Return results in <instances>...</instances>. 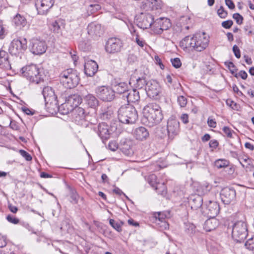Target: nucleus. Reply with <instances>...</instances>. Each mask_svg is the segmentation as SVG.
Returning <instances> with one entry per match:
<instances>
[{
    "label": "nucleus",
    "mask_w": 254,
    "mask_h": 254,
    "mask_svg": "<svg viewBox=\"0 0 254 254\" xmlns=\"http://www.w3.org/2000/svg\"><path fill=\"white\" fill-rule=\"evenodd\" d=\"M209 39L204 33H197L193 36H188L182 39L180 47L184 49H189L201 52L208 46Z\"/></svg>",
    "instance_id": "1"
},
{
    "label": "nucleus",
    "mask_w": 254,
    "mask_h": 254,
    "mask_svg": "<svg viewBox=\"0 0 254 254\" xmlns=\"http://www.w3.org/2000/svg\"><path fill=\"white\" fill-rule=\"evenodd\" d=\"M143 114L150 126L159 124L163 118L161 108L156 103H150L145 106Z\"/></svg>",
    "instance_id": "2"
},
{
    "label": "nucleus",
    "mask_w": 254,
    "mask_h": 254,
    "mask_svg": "<svg viewBox=\"0 0 254 254\" xmlns=\"http://www.w3.org/2000/svg\"><path fill=\"white\" fill-rule=\"evenodd\" d=\"M119 121L127 124L134 123L138 119V114L135 108L129 104L122 106L118 110Z\"/></svg>",
    "instance_id": "3"
},
{
    "label": "nucleus",
    "mask_w": 254,
    "mask_h": 254,
    "mask_svg": "<svg viewBox=\"0 0 254 254\" xmlns=\"http://www.w3.org/2000/svg\"><path fill=\"white\" fill-rule=\"evenodd\" d=\"M61 83L67 88H72L79 83L80 78L79 73L72 68L67 69L63 71L60 76Z\"/></svg>",
    "instance_id": "4"
},
{
    "label": "nucleus",
    "mask_w": 254,
    "mask_h": 254,
    "mask_svg": "<svg viewBox=\"0 0 254 254\" xmlns=\"http://www.w3.org/2000/svg\"><path fill=\"white\" fill-rule=\"evenodd\" d=\"M20 71L22 76L31 82L38 84L43 81L42 75L36 64L26 65L21 69Z\"/></svg>",
    "instance_id": "5"
},
{
    "label": "nucleus",
    "mask_w": 254,
    "mask_h": 254,
    "mask_svg": "<svg viewBox=\"0 0 254 254\" xmlns=\"http://www.w3.org/2000/svg\"><path fill=\"white\" fill-rule=\"evenodd\" d=\"M248 235V229L246 224L242 221L235 222L232 227V237L237 243L244 241Z\"/></svg>",
    "instance_id": "6"
},
{
    "label": "nucleus",
    "mask_w": 254,
    "mask_h": 254,
    "mask_svg": "<svg viewBox=\"0 0 254 254\" xmlns=\"http://www.w3.org/2000/svg\"><path fill=\"white\" fill-rule=\"evenodd\" d=\"M96 93L101 100L105 102H111L115 97L114 89L109 86L98 87L96 89Z\"/></svg>",
    "instance_id": "7"
},
{
    "label": "nucleus",
    "mask_w": 254,
    "mask_h": 254,
    "mask_svg": "<svg viewBox=\"0 0 254 254\" xmlns=\"http://www.w3.org/2000/svg\"><path fill=\"white\" fill-rule=\"evenodd\" d=\"M27 47L26 38H23L21 40L14 39L10 44L9 51L12 55H18L25 51Z\"/></svg>",
    "instance_id": "8"
},
{
    "label": "nucleus",
    "mask_w": 254,
    "mask_h": 254,
    "mask_svg": "<svg viewBox=\"0 0 254 254\" xmlns=\"http://www.w3.org/2000/svg\"><path fill=\"white\" fill-rule=\"evenodd\" d=\"M42 94L44 98L46 107L47 108H49L51 106L57 107L56 97L54 90L51 87H45L43 89Z\"/></svg>",
    "instance_id": "9"
},
{
    "label": "nucleus",
    "mask_w": 254,
    "mask_h": 254,
    "mask_svg": "<svg viewBox=\"0 0 254 254\" xmlns=\"http://www.w3.org/2000/svg\"><path fill=\"white\" fill-rule=\"evenodd\" d=\"M123 44L121 40L116 37H112L108 40L106 45V51L110 54H114L121 51Z\"/></svg>",
    "instance_id": "10"
},
{
    "label": "nucleus",
    "mask_w": 254,
    "mask_h": 254,
    "mask_svg": "<svg viewBox=\"0 0 254 254\" xmlns=\"http://www.w3.org/2000/svg\"><path fill=\"white\" fill-rule=\"evenodd\" d=\"M137 25L141 29H147L154 23V18L149 13H141L136 19Z\"/></svg>",
    "instance_id": "11"
},
{
    "label": "nucleus",
    "mask_w": 254,
    "mask_h": 254,
    "mask_svg": "<svg viewBox=\"0 0 254 254\" xmlns=\"http://www.w3.org/2000/svg\"><path fill=\"white\" fill-rule=\"evenodd\" d=\"M31 52L35 55H41L46 52L47 46L45 42L37 38H33L30 45Z\"/></svg>",
    "instance_id": "12"
},
{
    "label": "nucleus",
    "mask_w": 254,
    "mask_h": 254,
    "mask_svg": "<svg viewBox=\"0 0 254 254\" xmlns=\"http://www.w3.org/2000/svg\"><path fill=\"white\" fill-rule=\"evenodd\" d=\"M54 3V0H37L35 5L37 13L40 15L47 14Z\"/></svg>",
    "instance_id": "13"
},
{
    "label": "nucleus",
    "mask_w": 254,
    "mask_h": 254,
    "mask_svg": "<svg viewBox=\"0 0 254 254\" xmlns=\"http://www.w3.org/2000/svg\"><path fill=\"white\" fill-rule=\"evenodd\" d=\"M236 195L235 190L232 188H225L221 190L220 193L222 201L226 204H228L234 201Z\"/></svg>",
    "instance_id": "14"
},
{
    "label": "nucleus",
    "mask_w": 254,
    "mask_h": 254,
    "mask_svg": "<svg viewBox=\"0 0 254 254\" xmlns=\"http://www.w3.org/2000/svg\"><path fill=\"white\" fill-rule=\"evenodd\" d=\"M179 122L174 119H170L167 122V129L169 138L172 140L179 131Z\"/></svg>",
    "instance_id": "15"
},
{
    "label": "nucleus",
    "mask_w": 254,
    "mask_h": 254,
    "mask_svg": "<svg viewBox=\"0 0 254 254\" xmlns=\"http://www.w3.org/2000/svg\"><path fill=\"white\" fill-rule=\"evenodd\" d=\"M145 91L149 97L155 98L160 92V87L157 82L155 80H150L147 83Z\"/></svg>",
    "instance_id": "16"
},
{
    "label": "nucleus",
    "mask_w": 254,
    "mask_h": 254,
    "mask_svg": "<svg viewBox=\"0 0 254 254\" xmlns=\"http://www.w3.org/2000/svg\"><path fill=\"white\" fill-rule=\"evenodd\" d=\"M88 34L93 38L97 39L103 34V29L101 24L91 22L87 27Z\"/></svg>",
    "instance_id": "17"
},
{
    "label": "nucleus",
    "mask_w": 254,
    "mask_h": 254,
    "mask_svg": "<svg viewBox=\"0 0 254 254\" xmlns=\"http://www.w3.org/2000/svg\"><path fill=\"white\" fill-rule=\"evenodd\" d=\"M219 205L217 202L209 201L206 204L204 212L208 217H215L219 213Z\"/></svg>",
    "instance_id": "18"
},
{
    "label": "nucleus",
    "mask_w": 254,
    "mask_h": 254,
    "mask_svg": "<svg viewBox=\"0 0 254 254\" xmlns=\"http://www.w3.org/2000/svg\"><path fill=\"white\" fill-rule=\"evenodd\" d=\"M171 26L170 20L167 18H161L154 22V26L157 34H161L163 30H167Z\"/></svg>",
    "instance_id": "19"
},
{
    "label": "nucleus",
    "mask_w": 254,
    "mask_h": 254,
    "mask_svg": "<svg viewBox=\"0 0 254 254\" xmlns=\"http://www.w3.org/2000/svg\"><path fill=\"white\" fill-rule=\"evenodd\" d=\"M93 129L102 139L106 140L109 137L108 126L106 124L100 123L97 127H94Z\"/></svg>",
    "instance_id": "20"
},
{
    "label": "nucleus",
    "mask_w": 254,
    "mask_h": 254,
    "mask_svg": "<svg viewBox=\"0 0 254 254\" xmlns=\"http://www.w3.org/2000/svg\"><path fill=\"white\" fill-rule=\"evenodd\" d=\"M113 86L115 92L119 94H124V97L129 91V86L126 82L115 81L113 84Z\"/></svg>",
    "instance_id": "21"
},
{
    "label": "nucleus",
    "mask_w": 254,
    "mask_h": 254,
    "mask_svg": "<svg viewBox=\"0 0 254 254\" xmlns=\"http://www.w3.org/2000/svg\"><path fill=\"white\" fill-rule=\"evenodd\" d=\"M81 103V99L77 95H73L69 97L67 101L63 105L64 107L68 108L70 107V109H68L69 111L72 110L75 108H78V105Z\"/></svg>",
    "instance_id": "22"
},
{
    "label": "nucleus",
    "mask_w": 254,
    "mask_h": 254,
    "mask_svg": "<svg viewBox=\"0 0 254 254\" xmlns=\"http://www.w3.org/2000/svg\"><path fill=\"white\" fill-rule=\"evenodd\" d=\"M70 111L72 112V119L76 123L80 124L85 120L86 115L83 108H75Z\"/></svg>",
    "instance_id": "23"
},
{
    "label": "nucleus",
    "mask_w": 254,
    "mask_h": 254,
    "mask_svg": "<svg viewBox=\"0 0 254 254\" xmlns=\"http://www.w3.org/2000/svg\"><path fill=\"white\" fill-rule=\"evenodd\" d=\"M98 65L94 61H87L84 64L85 73L88 76H92L97 71Z\"/></svg>",
    "instance_id": "24"
},
{
    "label": "nucleus",
    "mask_w": 254,
    "mask_h": 254,
    "mask_svg": "<svg viewBox=\"0 0 254 254\" xmlns=\"http://www.w3.org/2000/svg\"><path fill=\"white\" fill-rule=\"evenodd\" d=\"M0 67L4 70L11 69L8 54L4 50L0 51Z\"/></svg>",
    "instance_id": "25"
},
{
    "label": "nucleus",
    "mask_w": 254,
    "mask_h": 254,
    "mask_svg": "<svg viewBox=\"0 0 254 254\" xmlns=\"http://www.w3.org/2000/svg\"><path fill=\"white\" fill-rule=\"evenodd\" d=\"M65 21L61 18L52 21L49 25L51 31L55 33H60L62 32L63 28H64Z\"/></svg>",
    "instance_id": "26"
},
{
    "label": "nucleus",
    "mask_w": 254,
    "mask_h": 254,
    "mask_svg": "<svg viewBox=\"0 0 254 254\" xmlns=\"http://www.w3.org/2000/svg\"><path fill=\"white\" fill-rule=\"evenodd\" d=\"M149 134V131L143 127L136 128L133 132L134 137L137 140L141 141L146 139L148 137Z\"/></svg>",
    "instance_id": "27"
},
{
    "label": "nucleus",
    "mask_w": 254,
    "mask_h": 254,
    "mask_svg": "<svg viewBox=\"0 0 254 254\" xmlns=\"http://www.w3.org/2000/svg\"><path fill=\"white\" fill-rule=\"evenodd\" d=\"M156 178H157V177L155 175L152 174V175H149L148 177L147 180V182H148V183L151 185V186L152 188H154V189L155 190H158L159 189L158 186H161V187L162 188V190L161 192L160 191H158V193L159 194H163L166 193L165 187L164 186V183H163L162 184L157 183Z\"/></svg>",
    "instance_id": "28"
},
{
    "label": "nucleus",
    "mask_w": 254,
    "mask_h": 254,
    "mask_svg": "<svg viewBox=\"0 0 254 254\" xmlns=\"http://www.w3.org/2000/svg\"><path fill=\"white\" fill-rule=\"evenodd\" d=\"M219 222L215 217H209L205 221L203 228L207 232H210L215 230L219 225Z\"/></svg>",
    "instance_id": "29"
},
{
    "label": "nucleus",
    "mask_w": 254,
    "mask_h": 254,
    "mask_svg": "<svg viewBox=\"0 0 254 254\" xmlns=\"http://www.w3.org/2000/svg\"><path fill=\"white\" fill-rule=\"evenodd\" d=\"M13 22L15 27L20 30L22 29L27 25V21L25 17L20 14H17L13 17Z\"/></svg>",
    "instance_id": "30"
},
{
    "label": "nucleus",
    "mask_w": 254,
    "mask_h": 254,
    "mask_svg": "<svg viewBox=\"0 0 254 254\" xmlns=\"http://www.w3.org/2000/svg\"><path fill=\"white\" fill-rule=\"evenodd\" d=\"M189 203L192 209L196 210L202 205V197L199 195H192L190 198Z\"/></svg>",
    "instance_id": "31"
},
{
    "label": "nucleus",
    "mask_w": 254,
    "mask_h": 254,
    "mask_svg": "<svg viewBox=\"0 0 254 254\" xmlns=\"http://www.w3.org/2000/svg\"><path fill=\"white\" fill-rule=\"evenodd\" d=\"M125 96L128 102L135 103L140 99L139 93L135 89L129 90Z\"/></svg>",
    "instance_id": "32"
},
{
    "label": "nucleus",
    "mask_w": 254,
    "mask_h": 254,
    "mask_svg": "<svg viewBox=\"0 0 254 254\" xmlns=\"http://www.w3.org/2000/svg\"><path fill=\"white\" fill-rule=\"evenodd\" d=\"M132 83H134L133 85L134 87L138 89H142L147 86V82H146L145 78L143 77H138L135 80L133 79V77H131L129 83L131 84Z\"/></svg>",
    "instance_id": "33"
},
{
    "label": "nucleus",
    "mask_w": 254,
    "mask_h": 254,
    "mask_svg": "<svg viewBox=\"0 0 254 254\" xmlns=\"http://www.w3.org/2000/svg\"><path fill=\"white\" fill-rule=\"evenodd\" d=\"M120 150L127 156H130L133 154V151L130 141H126L120 146Z\"/></svg>",
    "instance_id": "34"
},
{
    "label": "nucleus",
    "mask_w": 254,
    "mask_h": 254,
    "mask_svg": "<svg viewBox=\"0 0 254 254\" xmlns=\"http://www.w3.org/2000/svg\"><path fill=\"white\" fill-rule=\"evenodd\" d=\"M86 103L91 108H95L98 105V99L93 95L88 94L84 97Z\"/></svg>",
    "instance_id": "35"
},
{
    "label": "nucleus",
    "mask_w": 254,
    "mask_h": 254,
    "mask_svg": "<svg viewBox=\"0 0 254 254\" xmlns=\"http://www.w3.org/2000/svg\"><path fill=\"white\" fill-rule=\"evenodd\" d=\"M169 214L167 212H157L154 214V217L159 221L164 223V227L165 228L168 227V224L166 223L165 219L169 216Z\"/></svg>",
    "instance_id": "36"
},
{
    "label": "nucleus",
    "mask_w": 254,
    "mask_h": 254,
    "mask_svg": "<svg viewBox=\"0 0 254 254\" xmlns=\"http://www.w3.org/2000/svg\"><path fill=\"white\" fill-rule=\"evenodd\" d=\"M69 195L70 198V202L71 203L73 204L78 203V200L80 198V196L75 190L72 188H69Z\"/></svg>",
    "instance_id": "37"
},
{
    "label": "nucleus",
    "mask_w": 254,
    "mask_h": 254,
    "mask_svg": "<svg viewBox=\"0 0 254 254\" xmlns=\"http://www.w3.org/2000/svg\"><path fill=\"white\" fill-rule=\"evenodd\" d=\"M185 231L189 236L192 237L196 232L195 226L192 223H188L185 224Z\"/></svg>",
    "instance_id": "38"
},
{
    "label": "nucleus",
    "mask_w": 254,
    "mask_h": 254,
    "mask_svg": "<svg viewBox=\"0 0 254 254\" xmlns=\"http://www.w3.org/2000/svg\"><path fill=\"white\" fill-rule=\"evenodd\" d=\"M101 6L98 4H91L87 9V14L86 16H89L90 15L95 13L101 9Z\"/></svg>",
    "instance_id": "39"
},
{
    "label": "nucleus",
    "mask_w": 254,
    "mask_h": 254,
    "mask_svg": "<svg viewBox=\"0 0 254 254\" xmlns=\"http://www.w3.org/2000/svg\"><path fill=\"white\" fill-rule=\"evenodd\" d=\"M224 64L228 67L231 73L234 74L235 77L238 78V74L236 73L238 69L234 64L231 62H225Z\"/></svg>",
    "instance_id": "40"
},
{
    "label": "nucleus",
    "mask_w": 254,
    "mask_h": 254,
    "mask_svg": "<svg viewBox=\"0 0 254 254\" xmlns=\"http://www.w3.org/2000/svg\"><path fill=\"white\" fill-rule=\"evenodd\" d=\"M228 164V161L225 159H219L215 162V166L218 169L226 167Z\"/></svg>",
    "instance_id": "41"
},
{
    "label": "nucleus",
    "mask_w": 254,
    "mask_h": 254,
    "mask_svg": "<svg viewBox=\"0 0 254 254\" xmlns=\"http://www.w3.org/2000/svg\"><path fill=\"white\" fill-rule=\"evenodd\" d=\"M109 223L111 226L118 232H120L122 231V229L120 228V224H119L118 221L116 222L114 219H110L109 220Z\"/></svg>",
    "instance_id": "42"
},
{
    "label": "nucleus",
    "mask_w": 254,
    "mask_h": 254,
    "mask_svg": "<svg viewBox=\"0 0 254 254\" xmlns=\"http://www.w3.org/2000/svg\"><path fill=\"white\" fill-rule=\"evenodd\" d=\"M245 246L248 249L254 250V236L246 242Z\"/></svg>",
    "instance_id": "43"
},
{
    "label": "nucleus",
    "mask_w": 254,
    "mask_h": 254,
    "mask_svg": "<svg viewBox=\"0 0 254 254\" xmlns=\"http://www.w3.org/2000/svg\"><path fill=\"white\" fill-rule=\"evenodd\" d=\"M217 14L220 18H225L227 17L228 13L224 9L223 6H221L220 8L217 10Z\"/></svg>",
    "instance_id": "44"
},
{
    "label": "nucleus",
    "mask_w": 254,
    "mask_h": 254,
    "mask_svg": "<svg viewBox=\"0 0 254 254\" xmlns=\"http://www.w3.org/2000/svg\"><path fill=\"white\" fill-rule=\"evenodd\" d=\"M178 102L181 107H184L187 104V99L184 96H180L178 97Z\"/></svg>",
    "instance_id": "45"
},
{
    "label": "nucleus",
    "mask_w": 254,
    "mask_h": 254,
    "mask_svg": "<svg viewBox=\"0 0 254 254\" xmlns=\"http://www.w3.org/2000/svg\"><path fill=\"white\" fill-rule=\"evenodd\" d=\"M113 115V112L111 110H108V111L104 112L102 114V118L104 120L110 119L112 117Z\"/></svg>",
    "instance_id": "46"
},
{
    "label": "nucleus",
    "mask_w": 254,
    "mask_h": 254,
    "mask_svg": "<svg viewBox=\"0 0 254 254\" xmlns=\"http://www.w3.org/2000/svg\"><path fill=\"white\" fill-rule=\"evenodd\" d=\"M6 219L9 222L14 224H17L19 222V220L18 218L10 215L7 216Z\"/></svg>",
    "instance_id": "47"
},
{
    "label": "nucleus",
    "mask_w": 254,
    "mask_h": 254,
    "mask_svg": "<svg viewBox=\"0 0 254 254\" xmlns=\"http://www.w3.org/2000/svg\"><path fill=\"white\" fill-rule=\"evenodd\" d=\"M171 61L173 66L174 67H175V68H177L180 67L181 66L182 64H181V61L178 58L171 59Z\"/></svg>",
    "instance_id": "48"
},
{
    "label": "nucleus",
    "mask_w": 254,
    "mask_h": 254,
    "mask_svg": "<svg viewBox=\"0 0 254 254\" xmlns=\"http://www.w3.org/2000/svg\"><path fill=\"white\" fill-rule=\"evenodd\" d=\"M233 18L236 20V22L238 24L240 25V24H242L243 20V17L239 13H234L233 15Z\"/></svg>",
    "instance_id": "49"
},
{
    "label": "nucleus",
    "mask_w": 254,
    "mask_h": 254,
    "mask_svg": "<svg viewBox=\"0 0 254 254\" xmlns=\"http://www.w3.org/2000/svg\"><path fill=\"white\" fill-rule=\"evenodd\" d=\"M135 42L141 48H143L146 45L145 41L141 38H140L139 36L137 34L135 37Z\"/></svg>",
    "instance_id": "50"
},
{
    "label": "nucleus",
    "mask_w": 254,
    "mask_h": 254,
    "mask_svg": "<svg viewBox=\"0 0 254 254\" xmlns=\"http://www.w3.org/2000/svg\"><path fill=\"white\" fill-rule=\"evenodd\" d=\"M19 153L20 154L25 158L27 161H31L32 160V157L26 151L23 150H20Z\"/></svg>",
    "instance_id": "51"
},
{
    "label": "nucleus",
    "mask_w": 254,
    "mask_h": 254,
    "mask_svg": "<svg viewBox=\"0 0 254 254\" xmlns=\"http://www.w3.org/2000/svg\"><path fill=\"white\" fill-rule=\"evenodd\" d=\"M223 131L226 134L227 136L229 138L232 137V130L230 128L227 127H224L223 128Z\"/></svg>",
    "instance_id": "52"
},
{
    "label": "nucleus",
    "mask_w": 254,
    "mask_h": 254,
    "mask_svg": "<svg viewBox=\"0 0 254 254\" xmlns=\"http://www.w3.org/2000/svg\"><path fill=\"white\" fill-rule=\"evenodd\" d=\"M233 24V22L231 20L223 21L222 23V26L226 29H229L231 27Z\"/></svg>",
    "instance_id": "53"
},
{
    "label": "nucleus",
    "mask_w": 254,
    "mask_h": 254,
    "mask_svg": "<svg viewBox=\"0 0 254 254\" xmlns=\"http://www.w3.org/2000/svg\"><path fill=\"white\" fill-rule=\"evenodd\" d=\"M233 51L237 58L239 59L241 57L240 51L239 47L237 45H235L233 47Z\"/></svg>",
    "instance_id": "54"
},
{
    "label": "nucleus",
    "mask_w": 254,
    "mask_h": 254,
    "mask_svg": "<svg viewBox=\"0 0 254 254\" xmlns=\"http://www.w3.org/2000/svg\"><path fill=\"white\" fill-rule=\"evenodd\" d=\"M6 244V238L4 236L0 235V248L5 247Z\"/></svg>",
    "instance_id": "55"
},
{
    "label": "nucleus",
    "mask_w": 254,
    "mask_h": 254,
    "mask_svg": "<svg viewBox=\"0 0 254 254\" xmlns=\"http://www.w3.org/2000/svg\"><path fill=\"white\" fill-rule=\"evenodd\" d=\"M154 59H155L156 64H158L161 69H164V65L162 63L161 60L160 59V58L157 56H155Z\"/></svg>",
    "instance_id": "56"
},
{
    "label": "nucleus",
    "mask_w": 254,
    "mask_h": 254,
    "mask_svg": "<svg viewBox=\"0 0 254 254\" xmlns=\"http://www.w3.org/2000/svg\"><path fill=\"white\" fill-rule=\"evenodd\" d=\"M209 145L210 148H216L218 146L219 143L217 140L214 139L210 140Z\"/></svg>",
    "instance_id": "57"
},
{
    "label": "nucleus",
    "mask_w": 254,
    "mask_h": 254,
    "mask_svg": "<svg viewBox=\"0 0 254 254\" xmlns=\"http://www.w3.org/2000/svg\"><path fill=\"white\" fill-rule=\"evenodd\" d=\"M245 168L247 172L249 171L254 172V166L253 164H251L250 162H248L247 165H245Z\"/></svg>",
    "instance_id": "58"
},
{
    "label": "nucleus",
    "mask_w": 254,
    "mask_h": 254,
    "mask_svg": "<svg viewBox=\"0 0 254 254\" xmlns=\"http://www.w3.org/2000/svg\"><path fill=\"white\" fill-rule=\"evenodd\" d=\"M207 124L209 127L213 128H215L216 127V122L213 120L210 119L209 118L207 120Z\"/></svg>",
    "instance_id": "59"
},
{
    "label": "nucleus",
    "mask_w": 254,
    "mask_h": 254,
    "mask_svg": "<svg viewBox=\"0 0 254 254\" xmlns=\"http://www.w3.org/2000/svg\"><path fill=\"white\" fill-rule=\"evenodd\" d=\"M5 29L2 25V22L0 20V38H3L4 36Z\"/></svg>",
    "instance_id": "60"
},
{
    "label": "nucleus",
    "mask_w": 254,
    "mask_h": 254,
    "mask_svg": "<svg viewBox=\"0 0 254 254\" xmlns=\"http://www.w3.org/2000/svg\"><path fill=\"white\" fill-rule=\"evenodd\" d=\"M251 161V159L249 158H244V157H242L240 159H239V162H240V163L241 164V165L242 166V167L243 168H245V164L243 163V162H246V163H248V162H250Z\"/></svg>",
    "instance_id": "61"
},
{
    "label": "nucleus",
    "mask_w": 254,
    "mask_h": 254,
    "mask_svg": "<svg viewBox=\"0 0 254 254\" xmlns=\"http://www.w3.org/2000/svg\"><path fill=\"white\" fill-rule=\"evenodd\" d=\"M225 3L230 9H232L235 8V4L232 0H225Z\"/></svg>",
    "instance_id": "62"
},
{
    "label": "nucleus",
    "mask_w": 254,
    "mask_h": 254,
    "mask_svg": "<svg viewBox=\"0 0 254 254\" xmlns=\"http://www.w3.org/2000/svg\"><path fill=\"white\" fill-rule=\"evenodd\" d=\"M240 76L243 79H246L248 76V74L247 72L244 70H241L239 74H238V76Z\"/></svg>",
    "instance_id": "63"
},
{
    "label": "nucleus",
    "mask_w": 254,
    "mask_h": 254,
    "mask_svg": "<svg viewBox=\"0 0 254 254\" xmlns=\"http://www.w3.org/2000/svg\"><path fill=\"white\" fill-rule=\"evenodd\" d=\"M8 208L9 210L13 213H16L18 211L17 207L12 205L11 204H8Z\"/></svg>",
    "instance_id": "64"
}]
</instances>
